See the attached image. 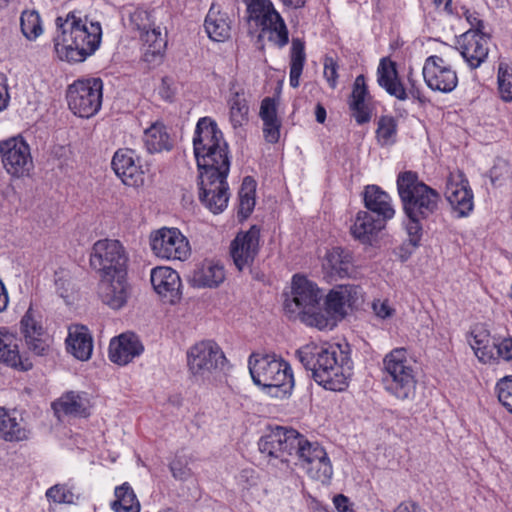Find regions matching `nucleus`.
I'll use <instances>...</instances> for the list:
<instances>
[{"label":"nucleus","mask_w":512,"mask_h":512,"mask_svg":"<svg viewBox=\"0 0 512 512\" xmlns=\"http://www.w3.org/2000/svg\"><path fill=\"white\" fill-rule=\"evenodd\" d=\"M150 280L155 292L168 303L180 299L181 279L177 271L167 266H158L151 270Z\"/></svg>","instance_id":"obj_22"},{"label":"nucleus","mask_w":512,"mask_h":512,"mask_svg":"<svg viewBox=\"0 0 512 512\" xmlns=\"http://www.w3.org/2000/svg\"><path fill=\"white\" fill-rule=\"evenodd\" d=\"M128 27L138 31L139 36L156 27L152 12L142 8L134 9L129 14Z\"/></svg>","instance_id":"obj_46"},{"label":"nucleus","mask_w":512,"mask_h":512,"mask_svg":"<svg viewBox=\"0 0 512 512\" xmlns=\"http://www.w3.org/2000/svg\"><path fill=\"white\" fill-rule=\"evenodd\" d=\"M54 284L58 295L64 299L70 296L73 289L70 273L65 269H59L54 274Z\"/></svg>","instance_id":"obj_53"},{"label":"nucleus","mask_w":512,"mask_h":512,"mask_svg":"<svg viewBox=\"0 0 512 512\" xmlns=\"http://www.w3.org/2000/svg\"><path fill=\"white\" fill-rule=\"evenodd\" d=\"M66 344L68 352L78 360L86 361L92 355V336L88 328L83 325H72L69 327Z\"/></svg>","instance_id":"obj_32"},{"label":"nucleus","mask_w":512,"mask_h":512,"mask_svg":"<svg viewBox=\"0 0 512 512\" xmlns=\"http://www.w3.org/2000/svg\"><path fill=\"white\" fill-rule=\"evenodd\" d=\"M103 99V82L100 78L79 79L67 91L70 110L82 118L97 114Z\"/></svg>","instance_id":"obj_9"},{"label":"nucleus","mask_w":512,"mask_h":512,"mask_svg":"<svg viewBox=\"0 0 512 512\" xmlns=\"http://www.w3.org/2000/svg\"><path fill=\"white\" fill-rule=\"evenodd\" d=\"M324 77L331 88L337 85V66L332 58H326L324 62Z\"/></svg>","instance_id":"obj_60"},{"label":"nucleus","mask_w":512,"mask_h":512,"mask_svg":"<svg viewBox=\"0 0 512 512\" xmlns=\"http://www.w3.org/2000/svg\"><path fill=\"white\" fill-rule=\"evenodd\" d=\"M445 197L458 218L469 216L474 209L473 191L462 171L448 177Z\"/></svg>","instance_id":"obj_17"},{"label":"nucleus","mask_w":512,"mask_h":512,"mask_svg":"<svg viewBox=\"0 0 512 512\" xmlns=\"http://www.w3.org/2000/svg\"><path fill=\"white\" fill-rule=\"evenodd\" d=\"M311 479L328 484L333 475V469L325 450H316L314 460L302 466Z\"/></svg>","instance_id":"obj_39"},{"label":"nucleus","mask_w":512,"mask_h":512,"mask_svg":"<svg viewBox=\"0 0 512 512\" xmlns=\"http://www.w3.org/2000/svg\"><path fill=\"white\" fill-rule=\"evenodd\" d=\"M260 251V228L256 225L240 231L230 244V255L239 271L250 269Z\"/></svg>","instance_id":"obj_15"},{"label":"nucleus","mask_w":512,"mask_h":512,"mask_svg":"<svg viewBox=\"0 0 512 512\" xmlns=\"http://www.w3.org/2000/svg\"><path fill=\"white\" fill-rule=\"evenodd\" d=\"M352 287L338 285L326 295L323 310L316 313L314 327L319 330H332L347 315V307L351 306Z\"/></svg>","instance_id":"obj_14"},{"label":"nucleus","mask_w":512,"mask_h":512,"mask_svg":"<svg viewBox=\"0 0 512 512\" xmlns=\"http://www.w3.org/2000/svg\"><path fill=\"white\" fill-rule=\"evenodd\" d=\"M422 74L426 85L433 91L449 93L458 84L456 71L442 57L436 55L426 58Z\"/></svg>","instance_id":"obj_18"},{"label":"nucleus","mask_w":512,"mask_h":512,"mask_svg":"<svg viewBox=\"0 0 512 512\" xmlns=\"http://www.w3.org/2000/svg\"><path fill=\"white\" fill-rule=\"evenodd\" d=\"M281 120L263 122V134L269 143H277L280 138Z\"/></svg>","instance_id":"obj_57"},{"label":"nucleus","mask_w":512,"mask_h":512,"mask_svg":"<svg viewBox=\"0 0 512 512\" xmlns=\"http://www.w3.org/2000/svg\"><path fill=\"white\" fill-rule=\"evenodd\" d=\"M114 496L115 499L110 504L114 512H140V503L129 483L117 486Z\"/></svg>","instance_id":"obj_40"},{"label":"nucleus","mask_w":512,"mask_h":512,"mask_svg":"<svg viewBox=\"0 0 512 512\" xmlns=\"http://www.w3.org/2000/svg\"><path fill=\"white\" fill-rule=\"evenodd\" d=\"M387 221L368 211H359L354 219V239L365 246H373Z\"/></svg>","instance_id":"obj_27"},{"label":"nucleus","mask_w":512,"mask_h":512,"mask_svg":"<svg viewBox=\"0 0 512 512\" xmlns=\"http://www.w3.org/2000/svg\"><path fill=\"white\" fill-rule=\"evenodd\" d=\"M377 83L390 96L404 101L408 98L406 88L399 78L396 62L389 57H383L377 68Z\"/></svg>","instance_id":"obj_26"},{"label":"nucleus","mask_w":512,"mask_h":512,"mask_svg":"<svg viewBox=\"0 0 512 512\" xmlns=\"http://www.w3.org/2000/svg\"><path fill=\"white\" fill-rule=\"evenodd\" d=\"M304 44L299 39L292 40L291 55H290V86L297 88L300 84V76L303 71L305 63Z\"/></svg>","instance_id":"obj_42"},{"label":"nucleus","mask_w":512,"mask_h":512,"mask_svg":"<svg viewBox=\"0 0 512 512\" xmlns=\"http://www.w3.org/2000/svg\"><path fill=\"white\" fill-rule=\"evenodd\" d=\"M225 361L220 346L212 340L197 342L187 351L188 369L198 379L208 378L213 371L222 368Z\"/></svg>","instance_id":"obj_12"},{"label":"nucleus","mask_w":512,"mask_h":512,"mask_svg":"<svg viewBox=\"0 0 512 512\" xmlns=\"http://www.w3.org/2000/svg\"><path fill=\"white\" fill-rule=\"evenodd\" d=\"M0 159L6 173L13 178L29 176L34 169L30 145L22 136L0 141Z\"/></svg>","instance_id":"obj_11"},{"label":"nucleus","mask_w":512,"mask_h":512,"mask_svg":"<svg viewBox=\"0 0 512 512\" xmlns=\"http://www.w3.org/2000/svg\"><path fill=\"white\" fill-rule=\"evenodd\" d=\"M489 36L475 31H466L459 40V50L470 68H478L487 58Z\"/></svg>","instance_id":"obj_23"},{"label":"nucleus","mask_w":512,"mask_h":512,"mask_svg":"<svg viewBox=\"0 0 512 512\" xmlns=\"http://www.w3.org/2000/svg\"><path fill=\"white\" fill-rule=\"evenodd\" d=\"M397 120L390 115H382L378 120L376 138L381 146L392 145L397 137Z\"/></svg>","instance_id":"obj_44"},{"label":"nucleus","mask_w":512,"mask_h":512,"mask_svg":"<svg viewBox=\"0 0 512 512\" xmlns=\"http://www.w3.org/2000/svg\"><path fill=\"white\" fill-rule=\"evenodd\" d=\"M321 299L317 284L304 275L296 274L292 277L291 292L284 301V311L290 319H299L307 326L314 327Z\"/></svg>","instance_id":"obj_6"},{"label":"nucleus","mask_w":512,"mask_h":512,"mask_svg":"<svg viewBox=\"0 0 512 512\" xmlns=\"http://www.w3.org/2000/svg\"><path fill=\"white\" fill-rule=\"evenodd\" d=\"M128 260L125 247L116 239L97 240L89 254V264L99 277L127 271Z\"/></svg>","instance_id":"obj_8"},{"label":"nucleus","mask_w":512,"mask_h":512,"mask_svg":"<svg viewBox=\"0 0 512 512\" xmlns=\"http://www.w3.org/2000/svg\"><path fill=\"white\" fill-rule=\"evenodd\" d=\"M177 93V83L174 78L165 76L161 79V83L158 87V94L160 97L167 102H172Z\"/></svg>","instance_id":"obj_55"},{"label":"nucleus","mask_w":512,"mask_h":512,"mask_svg":"<svg viewBox=\"0 0 512 512\" xmlns=\"http://www.w3.org/2000/svg\"><path fill=\"white\" fill-rule=\"evenodd\" d=\"M54 47L59 59L83 62L93 55L102 40V26L81 11L73 10L56 18Z\"/></svg>","instance_id":"obj_2"},{"label":"nucleus","mask_w":512,"mask_h":512,"mask_svg":"<svg viewBox=\"0 0 512 512\" xmlns=\"http://www.w3.org/2000/svg\"><path fill=\"white\" fill-rule=\"evenodd\" d=\"M496 341L490 342L487 346H483L480 350L474 352L477 359L483 364H496Z\"/></svg>","instance_id":"obj_58"},{"label":"nucleus","mask_w":512,"mask_h":512,"mask_svg":"<svg viewBox=\"0 0 512 512\" xmlns=\"http://www.w3.org/2000/svg\"><path fill=\"white\" fill-rule=\"evenodd\" d=\"M143 49V60L148 63H159L163 57L167 42L162 36L160 27H153L140 36Z\"/></svg>","instance_id":"obj_36"},{"label":"nucleus","mask_w":512,"mask_h":512,"mask_svg":"<svg viewBox=\"0 0 512 512\" xmlns=\"http://www.w3.org/2000/svg\"><path fill=\"white\" fill-rule=\"evenodd\" d=\"M153 254L168 261H185L191 254L188 239L177 228L163 227L150 236Z\"/></svg>","instance_id":"obj_13"},{"label":"nucleus","mask_w":512,"mask_h":512,"mask_svg":"<svg viewBox=\"0 0 512 512\" xmlns=\"http://www.w3.org/2000/svg\"><path fill=\"white\" fill-rule=\"evenodd\" d=\"M29 437L30 430L22 416L15 410L0 407V439L6 442H22Z\"/></svg>","instance_id":"obj_28"},{"label":"nucleus","mask_w":512,"mask_h":512,"mask_svg":"<svg viewBox=\"0 0 512 512\" xmlns=\"http://www.w3.org/2000/svg\"><path fill=\"white\" fill-rule=\"evenodd\" d=\"M498 89L502 100L505 102L512 101V73L503 64H500L498 69Z\"/></svg>","instance_id":"obj_52"},{"label":"nucleus","mask_w":512,"mask_h":512,"mask_svg":"<svg viewBox=\"0 0 512 512\" xmlns=\"http://www.w3.org/2000/svg\"><path fill=\"white\" fill-rule=\"evenodd\" d=\"M383 382L388 393L399 400L412 399L416 392V375L404 348H396L383 359Z\"/></svg>","instance_id":"obj_7"},{"label":"nucleus","mask_w":512,"mask_h":512,"mask_svg":"<svg viewBox=\"0 0 512 512\" xmlns=\"http://www.w3.org/2000/svg\"><path fill=\"white\" fill-rule=\"evenodd\" d=\"M496 364L501 360L511 361L512 360V337L503 338L501 341H496Z\"/></svg>","instance_id":"obj_56"},{"label":"nucleus","mask_w":512,"mask_h":512,"mask_svg":"<svg viewBox=\"0 0 512 512\" xmlns=\"http://www.w3.org/2000/svg\"><path fill=\"white\" fill-rule=\"evenodd\" d=\"M355 96L356 99H373L368 90L364 74H360L354 79V97Z\"/></svg>","instance_id":"obj_59"},{"label":"nucleus","mask_w":512,"mask_h":512,"mask_svg":"<svg viewBox=\"0 0 512 512\" xmlns=\"http://www.w3.org/2000/svg\"><path fill=\"white\" fill-rule=\"evenodd\" d=\"M111 166L122 183L129 187H140L144 183V170L139 155L132 149L117 150Z\"/></svg>","instance_id":"obj_19"},{"label":"nucleus","mask_w":512,"mask_h":512,"mask_svg":"<svg viewBox=\"0 0 512 512\" xmlns=\"http://www.w3.org/2000/svg\"><path fill=\"white\" fill-rule=\"evenodd\" d=\"M143 142L149 153L170 151L173 148V139L162 122H154L144 130Z\"/></svg>","instance_id":"obj_34"},{"label":"nucleus","mask_w":512,"mask_h":512,"mask_svg":"<svg viewBox=\"0 0 512 512\" xmlns=\"http://www.w3.org/2000/svg\"><path fill=\"white\" fill-rule=\"evenodd\" d=\"M466 19H467L468 23L471 25V29H469L468 31H475L480 34H485L483 32L484 23L478 17V14L476 12H473V13L466 12Z\"/></svg>","instance_id":"obj_62"},{"label":"nucleus","mask_w":512,"mask_h":512,"mask_svg":"<svg viewBox=\"0 0 512 512\" xmlns=\"http://www.w3.org/2000/svg\"><path fill=\"white\" fill-rule=\"evenodd\" d=\"M249 17L268 33L269 41L282 48L289 42V32L284 19L271 0H245Z\"/></svg>","instance_id":"obj_10"},{"label":"nucleus","mask_w":512,"mask_h":512,"mask_svg":"<svg viewBox=\"0 0 512 512\" xmlns=\"http://www.w3.org/2000/svg\"><path fill=\"white\" fill-rule=\"evenodd\" d=\"M499 402L512 414V375L499 379L495 386Z\"/></svg>","instance_id":"obj_50"},{"label":"nucleus","mask_w":512,"mask_h":512,"mask_svg":"<svg viewBox=\"0 0 512 512\" xmlns=\"http://www.w3.org/2000/svg\"><path fill=\"white\" fill-rule=\"evenodd\" d=\"M225 279V269L222 264L213 260H205L193 271L191 282L198 288L218 287Z\"/></svg>","instance_id":"obj_33"},{"label":"nucleus","mask_w":512,"mask_h":512,"mask_svg":"<svg viewBox=\"0 0 512 512\" xmlns=\"http://www.w3.org/2000/svg\"><path fill=\"white\" fill-rule=\"evenodd\" d=\"M230 88V95L227 99L229 107V120L233 128L243 126L248 122L249 106L244 96V90Z\"/></svg>","instance_id":"obj_37"},{"label":"nucleus","mask_w":512,"mask_h":512,"mask_svg":"<svg viewBox=\"0 0 512 512\" xmlns=\"http://www.w3.org/2000/svg\"><path fill=\"white\" fill-rule=\"evenodd\" d=\"M333 505L338 512H348L350 507V499L343 495L337 494L332 498Z\"/></svg>","instance_id":"obj_64"},{"label":"nucleus","mask_w":512,"mask_h":512,"mask_svg":"<svg viewBox=\"0 0 512 512\" xmlns=\"http://www.w3.org/2000/svg\"><path fill=\"white\" fill-rule=\"evenodd\" d=\"M170 470L175 479L185 480L190 476V469L181 460L175 459L170 464Z\"/></svg>","instance_id":"obj_61"},{"label":"nucleus","mask_w":512,"mask_h":512,"mask_svg":"<svg viewBox=\"0 0 512 512\" xmlns=\"http://www.w3.org/2000/svg\"><path fill=\"white\" fill-rule=\"evenodd\" d=\"M281 432L284 434V438L286 440L281 439V448L284 457V463L288 462L287 457L293 456L296 450L297 445H299V440L301 438V434L292 428H287L281 426Z\"/></svg>","instance_id":"obj_51"},{"label":"nucleus","mask_w":512,"mask_h":512,"mask_svg":"<svg viewBox=\"0 0 512 512\" xmlns=\"http://www.w3.org/2000/svg\"><path fill=\"white\" fill-rule=\"evenodd\" d=\"M90 399L85 392L70 391L53 403L55 413L72 417H87L90 414Z\"/></svg>","instance_id":"obj_31"},{"label":"nucleus","mask_w":512,"mask_h":512,"mask_svg":"<svg viewBox=\"0 0 512 512\" xmlns=\"http://www.w3.org/2000/svg\"><path fill=\"white\" fill-rule=\"evenodd\" d=\"M316 450H324V448L318 442L309 441L303 435H301L299 445H297L294 453V456L297 457L300 467L309 463V461L314 460Z\"/></svg>","instance_id":"obj_47"},{"label":"nucleus","mask_w":512,"mask_h":512,"mask_svg":"<svg viewBox=\"0 0 512 512\" xmlns=\"http://www.w3.org/2000/svg\"><path fill=\"white\" fill-rule=\"evenodd\" d=\"M227 176L228 174L208 173L199 175L200 200L214 214L222 212L227 207L229 200Z\"/></svg>","instance_id":"obj_16"},{"label":"nucleus","mask_w":512,"mask_h":512,"mask_svg":"<svg viewBox=\"0 0 512 512\" xmlns=\"http://www.w3.org/2000/svg\"><path fill=\"white\" fill-rule=\"evenodd\" d=\"M237 485L244 497L253 496L259 488V476L252 469H243L237 476Z\"/></svg>","instance_id":"obj_48"},{"label":"nucleus","mask_w":512,"mask_h":512,"mask_svg":"<svg viewBox=\"0 0 512 512\" xmlns=\"http://www.w3.org/2000/svg\"><path fill=\"white\" fill-rule=\"evenodd\" d=\"M337 348L328 344L308 343L296 351V356L314 381L331 391H343L349 386V377L339 366Z\"/></svg>","instance_id":"obj_4"},{"label":"nucleus","mask_w":512,"mask_h":512,"mask_svg":"<svg viewBox=\"0 0 512 512\" xmlns=\"http://www.w3.org/2000/svg\"><path fill=\"white\" fill-rule=\"evenodd\" d=\"M205 32L214 42H225L231 35V19L218 4H212L204 21Z\"/></svg>","instance_id":"obj_30"},{"label":"nucleus","mask_w":512,"mask_h":512,"mask_svg":"<svg viewBox=\"0 0 512 512\" xmlns=\"http://www.w3.org/2000/svg\"><path fill=\"white\" fill-rule=\"evenodd\" d=\"M278 103L274 98L266 97L262 100L259 116L263 122L280 120L277 116Z\"/></svg>","instance_id":"obj_54"},{"label":"nucleus","mask_w":512,"mask_h":512,"mask_svg":"<svg viewBox=\"0 0 512 512\" xmlns=\"http://www.w3.org/2000/svg\"><path fill=\"white\" fill-rule=\"evenodd\" d=\"M45 496L49 502L55 504H73L79 498L73 480L51 486L46 490Z\"/></svg>","instance_id":"obj_41"},{"label":"nucleus","mask_w":512,"mask_h":512,"mask_svg":"<svg viewBox=\"0 0 512 512\" xmlns=\"http://www.w3.org/2000/svg\"><path fill=\"white\" fill-rule=\"evenodd\" d=\"M255 206V188L254 182L250 177L243 180L241 190L239 192V209L238 214L243 219L247 218L253 211Z\"/></svg>","instance_id":"obj_45"},{"label":"nucleus","mask_w":512,"mask_h":512,"mask_svg":"<svg viewBox=\"0 0 512 512\" xmlns=\"http://www.w3.org/2000/svg\"><path fill=\"white\" fill-rule=\"evenodd\" d=\"M473 341L491 340L490 331L483 324H477L471 330Z\"/></svg>","instance_id":"obj_63"},{"label":"nucleus","mask_w":512,"mask_h":512,"mask_svg":"<svg viewBox=\"0 0 512 512\" xmlns=\"http://www.w3.org/2000/svg\"><path fill=\"white\" fill-rule=\"evenodd\" d=\"M99 278V293L103 302L112 309L122 308L130 295L127 271Z\"/></svg>","instance_id":"obj_21"},{"label":"nucleus","mask_w":512,"mask_h":512,"mask_svg":"<svg viewBox=\"0 0 512 512\" xmlns=\"http://www.w3.org/2000/svg\"><path fill=\"white\" fill-rule=\"evenodd\" d=\"M20 324L28 349L35 355H45L49 350V342L41 312L30 307L22 317Z\"/></svg>","instance_id":"obj_20"},{"label":"nucleus","mask_w":512,"mask_h":512,"mask_svg":"<svg viewBox=\"0 0 512 512\" xmlns=\"http://www.w3.org/2000/svg\"><path fill=\"white\" fill-rule=\"evenodd\" d=\"M361 197L366 208L365 211L387 222L394 218L396 210L392 198L380 186L375 184L366 185L361 192Z\"/></svg>","instance_id":"obj_25"},{"label":"nucleus","mask_w":512,"mask_h":512,"mask_svg":"<svg viewBox=\"0 0 512 512\" xmlns=\"http://www.w3.org/2000/svg\"><path fill=\"white\" fill-rule=\"evenodd\" d=\"M352 269V260L349 254L337 247L326 254L323 262V270L331 280L349 277Z\"/></svg>","instance_id":"obj_35"},{"label":"nucleus","mask_w":512,"mask_h":512,"mask_svg":"<svg viewBox=\"0 0 512 512\" xmlns=\"http://www.w3.org/2000/svg\"><path fill=\"white\" fill-rule=\"evenodd\" d=\"M144 351L140 338L134 333H123L111 339L109 359L118 365H127Z\"/></svg>","instance_id":"obj_24"},{"label":"nucleus","mask_w":512,"mask_h":512,"mask_svg":"<svg viewBox=\"0 0 512 512\" xmlns=\"http://www.w3.org/2000/svg\"><path fill=\"white\" fill-rule=\"evenodd\" d=\"M193 151L199 175L229 173L228 146L217 123L211 118L198 120L193 136Z\"/></svg>","instance_id":"obj_3"},{"label":"nucleus","mask_w":512,"mask_h":512,"mask_svg":"<svg viewBox=\"0 0 512 512\" xmlns=\"http://www.w3.org/2000/svg\"><path fill=\"white\" fill-rule=\"evenodd\" d=\"M22 34L27 40H36L43 33L42 20L36 10H24L20 17Z\"/></svg>","instance_id":"obj_43"},{"label":"nucleus","mask_w":512,"mask_h":512,"mask_svg":"<svg viewBox=\"0 0 512 512\" xmlns=\"http://www.w3.org/2000/svg\"><path fill=\"white\" fill-rule=\"evenodd\" d=\"M248 368L254 384L275 398H286L294 387L290 364L275 354H252Z\"/></svg>","instance_id":"obj_5"},{"label":"nucleus","mask_w":512,"mask_h":512,"mask_svg":"<svg viewBox=\"0 0 512 512\" xmlns=\"http://www.w3.org/2000/svg\"><path fill=\"white\" fill-rule=\"evenodd\" d=\"M396 186L402 210L408 219V240L394 248L393 254L401 262H406L420 245L423 235L422 221L438 211L441 196L438 191L421 181L417 172L411 170L398 174Z\"/></svg>","instance_id":"obj_1"},{"label":"nucleus","mask_w":512,"mask_h":512,"mask_svg":"<svg viewBox=\"0 0 512 512\" xmlns=\"http://www.w3.org/2000/svg\"><path fill=\"white\" fill-rule=\"evenodd\" d=\"M281 439L286 440V438H284V434L281 432V426H275L270 428L259 439L258 446L261 454L265 455L269 461L279 460L284 464V457L280 446Z\"/></svg>","instance_id":"obj_38"},{"label":"nucleus","mask_w":512,"mask_h":512,"mask_svg":"<svg viewBox=\"0 0 512 512\" xmlns=\"http://www.w3.org/2000/svg\"><path fill=\"white\" fill-rule=\"evenodd\" d=\"M0 364L23 371L31 368V363L21 358L17 336L4 326H0Z\"/></svg>","instance_id":"obj_29"},{"label":"nucleus","mask_w":512,"mask_h":512,"mask_svg":"<svg viewBox=\"0 0 512 512\" xmlns=\"http://www.w3.org/2000/svg\"><path fill=\"white\" fill-rule=\"evenodd\" d=\"M375 111L376 106L373 99L354 98V119L359 125L370 122Z\"/></svg>","instance_id":"obj_49"}]
</instances>
